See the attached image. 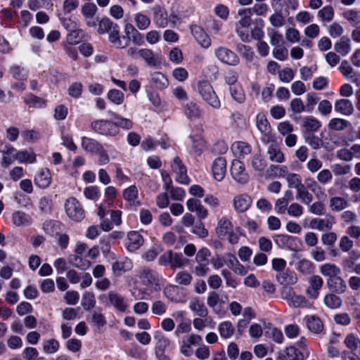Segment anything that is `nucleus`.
<instances>
[{
	"label": "nucleus",
	"instance_id": "nucleus-38",
	"mask_svg": "<svg viewBox=\"0 0 360 360\" xmlns=\"http://www.w3.org/2000/svg\"><path fill=\"white\" fill-rule=\"evenodd\" d=\"M9 73L14 79L20 81L26 80L29 75L25 68L18 65L11 66L9 69Z\"/></svg>",
	"mask_w": 360,
	"mask_h": 360
},
{
	"label": "nucleus",
	"instance_id": "nucleus-21",
	"mask_svg": "<svg viewBox=\"0 0 360 360\" xmlns=\"http://www.w3.org/2000/svg\"><path fill=\"white\" fill-rule=\"evenodd\" d=\"M295 257L298 259L295 264V269L298 272L304 276L310 275L314 272L315 266L311 261L305 258L300 259L297 256Z\"/></svg>",
	"mask_w": 360,
	"mask_h": 360
},
{
	"label": "nucleus",
	"instance_id": "nucleus-42",
	"mask_svg": "<svg viewBox=\"0 0 360 360\" xmlns=\"http://www.w3.org/2000/svg\"><path fill=\"white\" fill-rule=\"evenodd\" d=\"M60 347L59 342L54 339L51 338L48 340H44L42 342V348L44 353L48 354H53L56 353Z\"/></svg>",
	"mask_w": 360,
	"mask_h": 360
},
{
	"label": "nucleus",
	"instance_id": "nucleus-64",
	"mask_svg": "<svg viewBox=\"0 0 360 360\" xmlns=\"http://www.w3.org/2000/svg\"><path fill=\"white\" fill-rule=\"evenodd\" d=\"M289 360H303V354L295 347H288L283 351Z\"/></svg>",
	"mask_w": 360,
	"mask_h": 360
},
{
	"label": "nucleus",
	"instance_id": "nucleus-9",
	"mask_svg": "<svg viewBox=\"0 0 360 360\" xmlns=\"http://www.w3.org/2000/svg\"><path fill=\"white\" fill-rule=\"evenodd\" d=\"M252 199L247 193L236 195L233 199V206L235 211L238 213L246 212L252 205Z\"/></svg>",
	"mask_w": 360,
	"mask_h": 360
},
{
	"label": "nucleus",
	"instance_id": "nucleus-33",
	"mask_svg": "<svg viewBox=\"0 0 360 360\" xmlns=\"http://www.w3.org/2000/svg\"><path fill=\"white\" fill-rule=\"evenodd\" d=\"M192 33L202 47L208 48L211 45L210 39L200 27L195 26L192 28Z\"/></svg>",
	"mask_w": 360,
	"mask_h": 360
},
{
	"label": "nucleus",
	"instance_id": "nucleus-35",
	"mask_svg": "<svg viewBox=\"0 0 360 360\" xmlns=\"http://www.w3.org/2000/svg\"><path fill=\"white\" fill-rule=\"evenodd\" d=\"M192 141L191 153L195 156H200L205 148V141L200 136H191Z\"/></svg>",
	"mask_w": 360,
	"mask_h": 360
},
{
	"label": "nucleus",
	"instance_id": "nucleus-53",
	"mask_svg": "<svg viewBox=\"0 0 360 360\" xmlns=\"http://www.w3.org/2000/svg\"><path fill=\"white\" fill-rule=\"evenodd\" d=\"M96 304L95 295L91 292H85L82 295V305L85 310H90Z\"/></svg>",
	"mask_w": 360,
	"mask_h": 360
},
{
	"label": "nucleus",
	"instance_id": "nucleus-43",
	"mask_svg": "<svg viewBox=\"0 0 360 360\" xmlns=\"http://www.w3.org/2000/svg\"><path fill=\"white\" fill-rule=\"evenodd\" d=\"M240 19L236 23V25L249 28L252 23L251 10L240 9L238 12Z\"/></svg>",
	"mask_w": 360,
	"mask_h": 360
},
{
	"label": "nucleus",
	"instance_id": "nucleus-56",
	"mask_svg": "<svg viewBox=\"0 0 360 360\" xmlns=\"http://www.w3.org/2000/svg\"><path fill=\"white\" fill-rule=\"evenodd\" d=\"M348 121L341 118H333L328 123V128L333 130L342 131L348 126Z\"/></svg>",
	"mask_w": 360,
	"mask_h": 360
},
{
	"label": "nucleus",
	"instance_id": "nucleus-14",
	"mask_svg": "<svg viewBox=\"0 0 360 360\" xmlns=\"http://www.w3.org/2000/svg\"><path fill=\"white\" fill-rule=\"evenodd\" d=\"M309 286L306 290L307 295L311 299H316L319 295V290L322 288L323 281L318 275H314L309 278Z\"/></svg>",
	"mask_w": 360,
	"mask_h": 360
},
{
	"label": "nucleus",
	"instance_id": "nucleus-30",
	"mask_svg": "<svg viewBox=\"0 0 360 360\" xmlns=\"http://www.w3.org/2000/svg\"><path fill=\"white\" fill-rule=\"evenodd\" d=\"M334 49L336 52L342 56L347 55L352 49L351 41L347 36H343L334 45Z\"/></svg>",
	"mask_w": 360,
	"mask_h": 360
},
{
	"label": "nucleus",
	"instance_id": "nucleus-23",
	"mask_svg": "<svg viewBox=\"0 0 360 360\" xmlns=\"http://www.w3.org/2000/svg\"><path fill=\"white\" fill-rule=\"evenodd\" d=\"M305 322L307 328L314 334H319L323 330V323L322 321L314 315L305 317Z\"/></svg>",
	"mask_w": 360,
	"mask_h": 360
},
{
	"label": "nucleus",
	"instance_id": "nucleus-54",
	"mask_svg": "<svg viewBox=\"0 0 360 360\" xmlns=\"http://www.w3.org/2000/svg\"><path fill=\"white\" fill-rule=\"evenodd\" d=\"M152 80L158 89H163L168 86V80L167 77L161 72H154L152 75Z\"/></svg>",
	"mask_w": 360,
	"mask_h": 360
},
{
	"label": "nucleus",
	"instance_id": "nucleus-39",
	"mask_svg": "<svg viewBox=\"0 0 360 360\" xmlns=\"http://www.w3.org/2000/svg\"><path fill=\"white\" fill-rule=\"evenodd\" d=\"M184 113L189 119H198L200 117L201 110L195 103L190 101L184 106Z\"/></svg>",
	"mask_w": 360,
	"mask_h": 360
},
{
	"label": "nucleus",
	"instance_id": "nucleus-63",
	"mask_svg": "<svg viewBox=\"0 0 360 360\" xmlns=\"http://www.w3.org/2000/svg\"><path fill=\"white\" fill-rule=\"evenodd\" d=\"M155 339L157 340L155 351H165L169 345V339L165 337L161 333H158L155 335Z\"/></svg>",
	"mask_w": 360,
	"mask_h": 360
},
{
	"label": "nucleus",
	"instance_id": "nucleus-28",
	"mask_svg": "<svg viewBox=\"0 0 360 360\" xmlns=\"http://www.w3.org/2000/svg\"><path fill=\"white\" fill-rule=\"evenodd\" d=\"M256 126L262 134L266 136H269L271 133V128L264 114L259 113L257 115Z\"/></svg>",
	"mask_w": 360,
	"mask_h": 360
},
{
	"label": "nucleus",
	"instance_id": "nucleus-25",
	"mask_svg": "<svg viewBox=\"0 0 360 360\" xmlns=\"http://www.w3.org/2000/svg\"><path fill=\"white\" fill-rule=\"evenodd\" d=\"M189 309L199 317H206L208 314L207 308L198 297H193L190 300Z\"/></svg>",
	"mask_w": 360,
	"mask_h": 360
},
{
	"label": "nucleus",
	"instance_id": "nucleus-6",
	"mask_svg": "<svg viewBox=\"0 0 360 360\" xmlns=\"http://www.w3.org/2000/svg\"><path fill=\"white\" fill-rule=\"evenodd\" d=\"M109 302H106V306H112L117 311L124 312L129 307L126 298L115 291L110 290L108 292Z\"/></svg>",
	"mask_w": 360,
	"mask_h": 360
},
{
	"label": "nucleus",
	"instance_id": "nucleus-7",
	"mask_svg": "<svg viewBox=\"0 0 360 360\" xmlns=\"http://www.w3.org/2000/svg\"><path fill=\"white\" fill-rule=\"evenodd\" d=\"M335 224V218L333 215L327 214L324 218H314L309 222V227L321 231H328Z\"/></svg>",
	"mask_w": 360,
	"mask_h": 360
},
{
	"label": "nucleus",
	"instance_id": "nucleus-13",
	"mask_svg": "<svg viewBox=\"0 0 360 360\" xmlns=\"http://www.w3.org/2000/svg\"><path fill=\"white\" fill-rule=\"evenodd\" d=\"M187 208L190 212H195L200 220L207 218L208 210L195 198H190L186 202Z\"/></svg>",
	"mask_w": 360,
	"mask_h": 360
},
{
	"label": "nucleus",
	"instance_id": "nucleus-36",
	"mask_svg": "<svg viewBox=\"0 0 360 360\" xmlns=\"http://www.w3.org/2000/svg\"><path fill=\"white\" fill-rule=\"evenodd\" d=\"M320 272L328 278H333L341 274V269L335 264L327 263L320 267Z\"/></svg>",
	"mask_w": 360,
	"mask_h": 360
},
{
	"label": "nucleus",
	"instance_id": "nucleus-41",
	"mask_svg": "<svg viewBox=\"0 0 360 360\" xmlns=\"http://www.w3.org/2000/svg\"><path fill=\"white\" fill-rule=\"evenodd\" d=\"M329 206L333 211L340 212L347 208L349 202L342 197H333L330 200Z\"/></svg>",
	"mask_w": 360,
	"mask_h": 360
},
{
	"label": "nucleus",
	"instance_id": "nucleus-58",
	"mask_svg": "<svg viewBox=\"0 0 360 360\" xmlns=\"http://www.w3.org/2000/svg\"><path fill=\"white\" fill-rule=\"evenodd\" d=\"M271 171H267V174L272 176L285 177L288 174V169L285 166H279L271 165L269 167Z\"/></svg>",
	"mask_w": 360,
	"mask_h": 360
},
{
	"label": "nucleus",
	"instance_id": "nucleus-8",
	"mask_svg": "<svg viewBox=\"0 0 360 360\" xmlns=\"http://www.w3.org/2000/svg\"><path fill=\"white\" fill-rule=\"evenodd\" d=\"M282 297L287 300L288 305L293 308L304 307L307 304V300L304 296L295 295L290 288H286L283 292Z\"/></svg>",
	"mask_w": 360,
	"mask_h": 360
},
{
	"label": "nucleus",
	"instance_id": "nucleus-45",
	"mask_svg": "<svg viewBox=\"0 0 360 360\" xmlns=\"http://www.w3.org/2000/svg\"><path fill=\"white\" fill-rule=\"evenodd\" d=\"M218 330L221 338L228 339L233 335L235 329L232 323L226 321L219 325Z\"/></svg>",
	"mask_w": 360,
	"mask_h": 360
},
{
	"label": "nucleus",
	"instance_id": "nucleus-1",
	"mask_svg": "<svg viewBox=\"0 0 360 360\" xmlns=\"http://www.w3.org/2000/svg\"><path fill=\"white\" fill-rule=\"evenodd\" d=\"M198 91L202 98L214 109H219L221 102L212 85L207 81L198 83Z\"/></svg>",
	"mask_w": 360,
	"mask_h": 360
},
{
	"label": "nucleus",
	"instance_id": "nucleus-32",
	"mask_svg": "<svg viewBox=\"0 0 360 360\" xmlns=\"http://www.w3.org/2000/svg\"><path fill=\"white\" fill-rule=\"evenodd\" d=\"M82 146L85 150L93 153L101 152L103 148L97 141L85 136L82 139Z\"/></svg>",
	"mask_w": 360,
	"mask_h": 360
},
{
	"label": "nucleus",
	"instance_id": "nucleus-20",
	"mask_svg": "<svg viewBox=\"0 0 360 360\" xmlns=\"http://www.w3.org/2000/svg\"><path fill=\"white\" fill-rule=\"evenodd\" d=\"M327 285L328 288L335 293H344L347 290L346 281L339 275L327 280Z\"/></svg>",
	"mask_w": 360,
	"mask_h": 360
},
{
	"label": "nucleus",
	"instance_id": "nucleus-57",
	"mask_svg": "<svg viewBox=\"0 0 360 360\" xmlns=\"http://www.w3.org/2000/svg\"><path fill=\"white\" fill-rule=\"evenodd\" d=\"M53 200L51 196L41 197L39 202V208L43 213H49L52 210Z\"/></svg>",
	"mask_w": 360,
	"mask_h": 360
},
{
	"label": "nucleus",
	"instance_id": "nucleus-17",
	"mask_svg": "<svg viewBox=\"0 0 360 360\" xmlns=\"http://www.w3.org/2000/svg\"><path fill=\"white\" fill-rule=\"evenodd\" d=\"M233 230V225L231 221L226 217H222L217 221L215 232L220 238H224L227 234Z\"/></svg>",
	"mask_w": 360,
	"mask_h": 360
},
{
	"label": "nucleus",
	"instance_id": "nucleus-4",
	"mask_svg": "<svg viewBox=\"0 0 360 360\" xmlns=\"http://www.w3.org/2000/svg\"><path fill=\"white\" fill-rule=\"evenodd\" d=\"M91 126L95 132L101 135L115 136L119 132L117 126L112 122L108 120H96L93 122Z\"/></svg>",
	"mask_w": 360,
	"mask_h": 360
},
{
	"label": "nucleus",
	"instance_id": "nucleus-3",
	"mask_svg": "<svg viewBox=\"0 0 360 360\" xmlns=\"http://www.w3.org/2000/svg\"><path fill=\"white\" fill-rule=\"evenodd\" d=\"M230 172L232 178L238 184L245 185L249 181V175L240 160L236 159L232 161Z\"/></svg>",
	"mask_w": 360,
	"mask_h": 360
},
{
	"label": "nucleus",
	"instance_id": "nucleus-61",
	"mask_svg": "<svg viewBox=\"0 0 360 360\" xmlns=\"http://www.w3.org/2000/svg\"><path fill=\"white\" fill-rule=\"evenodd\" d=\"M108 98L116 105H120L123 103L124 96V94L117 89H111L108 93Z\"/></svg>",
	"mask_w": 360,
	"mask_h": 360
},
{
	"label": "nucleus",
	"instance_id": "nucleus-47",
	"mask_svg": "<svg viewBox=\"0 0 360 360\" xmlns=\"http://www.w3.org/2000/svg\"><path fill=\"white\" fill-rule=\"evenodd\" d=\"M345 344L350 352H355L360 349V339L353 333H349L346 336Z\"/></svg>",
	"mask_w": 360,
	"mask_h": 360
},
{
	"label": "nucleus",
	"instance_id": "nucleus-2",
	"mask_svg": "<svg viewBox=\"0 0 360 360\" xmlns=\"http://www.w3.org/2000/svg\"><path fill=\"white\" fill-rule=\"evenodd\" d=\"M65 210L70 219L75 221H80L84 218V211L75 198H69L65 203Z\"/></svg>",
	"mask_w": 360,
	"mask_h": 360
},
{
	"label": "nucleus",
	"instance_id": "nucleus-34",
	"mask_svg": "<svg viewBox=\"0 0 360 360\" xmlns=\"http://www.w3.org/2000/svg\"><path fill=\"white\" fill-rule=\"evenodd\" d=\"M14 158L20 163L31 164L36 161V155L31 150H24L18 151Z\"/></svg>",
	"mask_w": 360,
	"mask_h": 360
},
{
	"label": "nucleus",
	"instance_id": "nucleus-18",
	"mask_svg": "<svg viewBox=\"0 0 360 360\" xmlns=\"http://www.w3.org/2000/svg\"><path fill=\"white\" fill-rule=\"evenodd\" d=\"M34 181L35 185L40 188H48L51 183V174L49 169L47 168L41 169L36 174Z\"/></svg>",
	"mask_w": 360,
	"mask_h": 360
},
{
	"label": "nucleus",
	"instance_id": "nucleus-29",
	"mask_svg": "<svg viewBox=\"0 0 360 360\" xmlns=\"http://www.w3.org/2000/svg\"><path fill=\"white\" fill-rule=\"evenodd\" d=\"M340 72L345 76L349 78L353 82L359 80V75L354 70V68L347 60H343L339 68Z\"/></svg>",
	"mask_w": 360,
	"mask_h": 360
},
{
	"label": "nucleus",
	"instance_id": "nucleus-40",
	"mask_svg": "<svg viewBox=\"0 0 360 360\" xmlns=\"http://www.w3.org/2000/svg\"><path fill=\"white\" fill-rule=\"evenodd\" d=\"M343 18L351 25L360 27V11L356 10H347L342 13Z\"/></svg>",
	"mask_w": 360,
	"mask_h": 360
},
{
	"label": "nucleus",
	"instance_id": "nucleus-59",
	"mask_svg": "<svg viewBox=\"0 0 360 360\" xmlns=\"http://www.w3.org/2000/svg\"><path fill=\"white\" fill-rule=\"evenodd\" d=\"M332 172L335 176L347 175L351 172L352 167L349 165L340 163L334 164L332 167Z\"/></svg>",
	"mask_w": 360,
	"mask_h": 360
},
{
	"label": "nucleus",
	"instance_id": "nucleus-12",
	"mask_svg": "<svg viewBox=\"0 0 360 360\" xmlns=\"http://www.w3.org/2000/svg\"><path fill=\"white\" fill-rule=\"evenodd\" d=\"M109 41L115 46L119 49L126 48L129 44V37L120 35V27L117 25L108 33Z\"/></svg>",
	"mask_w": 360,
	"mask_h": 360
},
{
	"label": "nucleus",
	"instance_id": "nucleus-49",
	"mask_svg": "<svg viewBox=\"0 0 360 360\" xmlns=\"http://www.w3.org/2000/svg\"><path fill=\"white\" fill-rule=\"evenodd\" d=\"M302 126L307 132H312L318 131L321 124L317 119L309 116L304 119Z\"/></svg>",
	"mask_w": 360,
	"mask_h": 360
},
{
	"label": "nucleus",
	"instance_id": "nucleus-48",
	"mask_svg": "<svg viewBox=\"0 0 360 360\" xmlns=\"http://www.w3.org/2000/svg\"><path fill=\"white\" fill-rule=\"evenodd\" d=\"M324 304L330 309H337L341 307V298L333 293L326 294L324 297Z\"/></svg>",
	"mask_w": 360,
	"mask_h": 360
},
{
	"label": "nucleus",
	"instance_id": "nucleus-24",
	"mask_svg": "<svg viewBox=\"0 0 360 360\" xmlns=\"http://www.w3.org/2000/svg\"><path fill=\"white\" fill-rule=\"evenodd\" d=\"M127 248L130 252L138 250L143 242V237L137 231L129 232L127 235Z\"/></svg>",
	"mask_w": 360,
	"mask_h": 360
},
{
	"label": "nucleus",
	"instance_id": "nucleus-31",
	"mask_svg": "<svg viewBox=\"0 0 360 360\" xmlns=\"http://www.w3.org/2000/svg\"><path fill=\"white\" fill-rule=\"evenodd\" d=\"M13 224L16 226H25L32 222L31 217L20 211L15 212L12 215Z\"/></svg>",
	"mask_w": 360,
	"mask_h": 360
},
{
	"label": "nucleus",
	"instance_id": "nucleus-44",
	"mask_svg": "<svg viewBox=\"0 0 360 360\" xmlns=\"http://www.w3.org/2000/svg\"><path fill=\"white\" fill-rule=\"evenodd\" d=\"M297 240L296 238L285 234H278L276 236L275 242L282 248H292V243Z\"/></svg>",
	"mask_w": 360,
	"mask_h": 360
},
{
	"label": "nucleus",
	"instance_id": "nucleus-26",
	"mask_svg": "<svg viewBox=\"0 0 360 360\" xmlns=\"http://www.w3.org/2000/svg\"><path fill=\"white\" fill-rule=\"evenodd\" d=\"M335 110L344 115H350L354 112V108L351 101L342 98L335 103Z\"/></svg>",
	"mask_w": 360,
	"mask_h": 360
},
{
	"label": "nucleus",
	"instance_id": "nucleus-50",
	"mask_svg": "<svg viewBox=\"0 0 360 360\" xmlns=\"http://www.w3.org/2000/svg\"><path fill=\"white\" fill-rule=\"evenodd\" d=\"M24 101L31 108H44L46 106V101L34 94H30L24 98Z\"/></svg>",
	"mask_w": 360,
	"mask_h": 360
},
{
	"label": "nucleus",
	"instance_id": "nucleus-19",
	"mask_svg": "<svg viewBox=\"0 0 360 360\" xmlns=\"http://www.w3.org/2000/svg\"><path fill=\"white\" fill-rule=\"evenodd\" d=\"M266 154L270 161L276 163H282L285 160V156L276 143H271L268 146Z\"/></svg>",
	"mask_w": 360,
	"mask_h": 360
},
{
	"label": "nucleus",
	"instance_id": "nucleus-55",
	"mask_svg": "<svg viewBox=\"0 0 360 360\" xmlns=\"http://www.w3.org/2000/svg\"><path fill=\"white\" fill-rule=\"evenodd\" d=\"M317 15L321 20L330 22L334 17V10L332 6H326L319 11Z\"/></svg>",
	"mask_w": 360,
	"mask_h": 360
},
{
	"label": "nucleus",
	"instance_id": "nucleus-60",
	"mask_svg": "<svg viewBox=\"0 0 360 360\" xmlns=\"http://www.w3.org/2000/svg\"><path fill=\"white\" fill-rule=\"evenodd\" d=\"M230 93L234 100L239 103H242L245 101V95L240 85L231 86L229 87Z\"/></svg>",
	"mask_w": 360,
	"mask_h": 360
},
{
	"label": "nucleus",
	"instance_id": "nucleus-15",
	"mask_svg": "<svg viewBox=\"0 0 360 360\" xmlns=\"http://www.w3.org/2000/svg\"><path fill=\"white\" fill-rule=\"evenodd\" d=\"M139 277L144 285L150 286L158 285V275L153 269L146 268L141 270L139 272Z\"/></svg>",
	"mask_w": 360,
	"mask_h": 360
},
{
	"label": "nucleus",
	"instance_id": "nucleus-11",
	"mask_svg": "<svg viewBox=\"0 0 360 360\" xmlns=\"http://www.w3.org/2000/svg\"><path fill=\"white\" fill-rule=\"evenodd\" d=\"M213 177L218 181H221L226 173V160L223 157L217 158L212 166Z\"/></svg>",
	"mask_w": 360,
	"mask_h": 360
},
{
	"label": "nucleus",
	"instance_id": "nucleus-62",
	"mask_svg": "<svg viewBox=\"0 0 360 360\" xmlns=\"http://www.w3.org/2000/svg\"><path fill=\"white\" fill-rule=\"evenodd\" d=\"M285 179L290 188H295L296 190L303 185L300 175L294 173H288Z\"/></svg>",
	"mask_w": 360,
	"mask_h": 360
},
{
	"label": "nucleus",
	"instance_id": "nucleus-22",
	"mask_svg": "<svg viewBox=\"0 0 360 360\" xmlns=\"http://www.w3.org/2000/svg\"><path fill=\"white\" fill-rule=\"evenodd\" d=\"M233 153L239 158H244L251 153L250 144L244 141H236L231 146Z\"/></svg>",
	"mask_w": 360,
	"mask_h": 360
},
{
	"label": "nucleus",
	"instance_id": "nucleus-37",
	"mask_svg": "<svg viewBox=\"0 0 360 360\" xmlns=\"http://www.w3.org/2000/svg\"><path fill=\"white\" fill-rule=\"evenodd\" d=\"M276 278L281 285H292L297 281L295 274L290 271L279 272Z\"/></svg>",
	"mask_w": 360,
	"mask_h": 360
},
{
	"label": "nucleus",
	"instance_id": "nucleus-52",
	"mask_svg": "<svg viewBox=\"0 0 360 360\" xmlns=\"http://www.w3.org/2000/svg\"><path fill=\"white\" fill-rule=\"evenodd\" d=\"M297 199L301 200L304 204L309 205L312 201L313 196L303 184L297 189Z\"/></svg>",
	"mask_w": 360,
	"mask_h": 360
},
{
	"label": "nucleus",
	"instance_id": "nucleus-10",
	"mask_svg": "<svg viewBox=\"0 0 360 360\" xmlns=\"http://www.w3.org/2000/svg\"><path fill=\"white\" fill-rule=\"evenodd\" d=\"M172 168L176 173V180L180 184H188L189 178L187 176V170L179 157L174 158L172 164Z\"/></svg>",
	"mask_w": 360,
	"mask_h": 360
},
{
	"label": "nucleus",
	"instance_id": "nucleus-51",
	"mask_svg": "<svg viewBox=\"0 0 360 360\" xmlns=\"http://www.w3.org/2000/svg\"><path fill=\"white\" fill-rule=\"evenodd\" d=\"M123 197L130 205H139V202L136 203V200L138 198V189L135 186H131L126 188L123 192Z\"/></svg>",
	"mask_w": 360,
	"mask_h": 360
},
{
	"label": "nucleus",
	"instance_id": "nucleus-27",
	"mask_svg": "<svg viewBox=\"0 0 360 360\" xmlns=\"http://www.w3.org/2000/svg\"><path fill=\"white\" fill-rule=\"evenodd\" d=\"M154 10L153 20L156 25L159 27H166L169 22L167 13L160 6H155Z\"/></svg>",
	"mask_w": 360,
	"mask_h": 360
},
{
	"label": "nucleus",
	"instance_id": "nucleus-16",
	"mask_svg": "<svg viewBox=\"0 0 360 360\" xmlns=\"http://www.w3.org/2000/svg\"><path fill=\"white\" fill-rule=\"evenodd\" d=\"M139 56L150 67H155L161 63V58L159 55L149 49H139Z\"/></svg>",
	"mask_w": 360,
	"mask_h": 360
},
{
	"label": "nucleus",
	"instance_id": "nucleus-46",
	"mask_svg": "<svg viewBox=\"0 0 360 360\" xmlns=\"http://www.w3.org/2000/svg\"><path fill=\"white\" fill-rule=\"evenodd\" d=\"M108 113L112 116V117L114 120H115V122L113 123L117 126V129L119 127L125 129H129L132 128L133 123L130 120L122 117L118 114L112 112L111 111H109Z\"/></svg>",
	"mask_w": 360,
	"mask_h": 360
},
{
	"label": "nucleus",
	"instance_id": "nucleus-5",
	"mask_svg": "<svg viewBox=\"0 0 360 360\" xmlns=\"http://www.w3.org/2000/svg\"><path fill=\"white\" fill-rule=\"evenodd\" d=\"M215 56L223 63L235 66L239 63L238 56L224 46H219L214 51Z\"/></svg>",
	"mask_w": 360,
	"mask_h": 360
}]
</instances>
